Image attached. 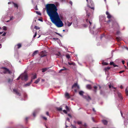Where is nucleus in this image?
<instances>
[{"label":"nucleus","instance_id":"obj_1","mask_svg":"<svg viewBox=\"0 0 128 128\" xmlns=\"http://www.w3.org/2000/svg\"><path fill=\"white\" fill-rule=\"evenodd\" d=\"M46 8L47 13L52 23L58 27L62 26L64 24L57 12V6L54 4H48L46 5Z\"/></svg>","mask_w":128,"mask_h":128},{"label":"nucleus","instance_id":"obj_2","mask_svg":"<svg viewBox=\"0 0 128 128\" xmlns=\"http://www.w3.org/2000/svg\"><path fill=\"white\" fill-rule=\"evenodd\" d=\"M86 13V18H88L86 20V21L87 23H89L90 25L89 26V28L90 32L93 34H96V32H94V30H92L91 28V24H92V20L91 19H90V17H92V14H93V12H92V14L90 13V10L88 8H86L85 9Z\"/></svg>","mask_w":128,"mask_h":128},{"label":"nucleus","instance_id":"obj_3","mask_svg":"<svg viewBox=\"0 0 128 128\" xmlns=\"http://www.w3.org/2000/svg\"><path fill=\"white\" fill-rule=\"evenodd\" d=\"M109 86L111 90L112 89H113V90L114 92V94H116V92H117L118 97L119 100L122 101L123 99V98L122 96L121 93L118 92V91L116 89V88L112 86H111L110 85H109Z\"/></svg>","mask_w":128,"mask_h":128},{"label":"nucleus","instance_id":"obj_4","mask_svg":"<svg viewBox=\"0 0 128 128\" xmlns=\"http://www.w3.org/2000/svg\"><path fill=\"white\" fill-rule=\"evenodd\" d=\"M86 1L87 2V6L94 10V5L92 0H86Z\"/></svg>","mask_w":128,"mask_h":128},{"label":"nucleus","instance_id":"obj_5","mask_svg":"<svg viewBox=\"0 0 128 128\" xmlns=\"http://www.w3.org/2000/svg\"><path fill=\"white\" fill-rule=\"evenodd\" d=\"M3 69V71L2 72H1V74H5L7 73L11 74V72L10 71L9 69L4 67H2L1 68Z\"/></svg>","mask_w":128,"mask_h":128},{"label":"nucleus","instance_id":"obj_6","mask_svg":"<svg viewBox=\"0 0 128 128\" xmlns=\"http://www.w3.org/2000/svg\"><path fill=\"white\" fill-rule=\"evenodd\" d=\"M21 79L22 80L26 81L28 80V76L25 74H22L21 75Z\"/></svg>","mask_w":128,"mask_h":128},{"label":"nucleus","instance_id":"obj_7","mask_svg":"<svg viewBox=\"0 0 128 128\" xmlns=\"http://www.w3.org/2000/svg\"><path fill=\"white\" fill-rule=\"evenodd\" d=\"M13 91L14 93L18 96H20V93L19 91L17 89H13Z\"/></svg>","mask_w":128,"mask_h":128},{"label":"nucleus","instance_id":"obj_8","mask_svg":"<svg viewBox=\"0 0 128 128\" xmlns=\"http://www.w3.org/2000/svg\"><path fill=\"white\" fill-rule=\"evenodd\" d=\"M106 18L103 16H99V20L100 21L104 22L105 21Z\"/></svg>","mask_w":128,"mask_h":128},{"label":"nucleus","instance_id":"obj_9","mask_svg":"<svg viewBox=\"0 0 128 128\" xmlns=\"http://www.w3.org/2000/svg\"><path fill=\"white\" fill-rule=\"evenodd\" d=\"M46 51L45 50L42 51L41 52L40 54V58L46 56V54H43Z\"/></svg>","mask_w":128,"mask_h":128},{"label":"nucleus","instance_id":"obj_10","mask_svg":"<svg viewBox=\"0 0 128 128\" xmlns=\"http://www.w3.org/2000/svg\"><path fill=\"white\" fill-rule=\"evenodd\" d=\"M82 96L83 98L86 99L87 100H88V101H89L91 99V98L89 96H84L83 95Z\"/></svg>","mask_w":128,"mask_h":128},{"label":"nucleus","instance_id":"obj_11","mask_svg":"<svg viewBox=\"0 0 128 128\" xmlns=\"http://www.w3.org/2000/svg\"><path fill=\"white\" fill-rule=\"evenodd\" d=\"M120 112L121 115V116H122L124 118H125V117H126V119L127 120H128V112L127 114H126V115L125 114V117L124 116H123V114L122 113V111H120Z\"/></svg>","mask_w":128,"mask_h":128},{"label":"nucleus","instance_id":"obj_12","mask_svg":"<svg viewBox=\"0 0 128 128\" xmlns=\"http://www.w3.org/2000/svg\"><path fill=\"white\" fill-rule=\"evenodd\" d=\"M80 128H86L87 125L85 123L84 124H82L80 125Z\"/></svg>","mask_w":128,"mask_h":128},{"label":"nucleus","instance_id":"obj_13","mask_svg":"<svg viewBox=\"0 0 128 128\" xmlns=\"http://www.w3.org/2000/svg\"><path fill=\"white\" fill-rule=\"evenodd\" d=\"M106 14L107 15V18L109 19H110L112 17V16H111L109 12L108 11H106Z\"/></svg>","mask_w":128,"mask_h":128},{"label":"nucleus","instance_id":"obj_14","mask_svg":"<svg viewBox=\"0 0 128 128\" xmlns=\"http://www.w3.org/2000/svg\"><path fill=\"white\" fill-rule=\"evenodd\" d=\"M37 76L36 74H35L34 75L31 77V82H32V80H34L36 78Z\"/></svg>","mask_w":128,"mask_h":128},{"label":"nucleus","instance_id":"obj_15","mask_svg":"<svg viewBox=\"0 0 128 128\" xmlns=\"http://www.w3.org/2000/svg\"><path fill=\"white\" fill-rule=\"evenodd\" d=\"M21 44H18L16 45L15 48H16L19 49L21 47Z\"/></svg>","mask_w":128,"mask_h":128},{"label":"nucleus","instance_id":"obj_16","mask_svg":"<svg viewBox=\"0 0 128 128\" xmlns=\"http://www.w3.org/2000/svg\"><path fill=\"white\" fill-rule=\"evenodd\" d=\"M77 87L78 88H79V86L78 85L77 83H75L72 86V88L74 87Z\"/></svg>","mask_w":128,"mask_h":128},{"label":"nucleus","instance_id":"obj_17","mask_svg":"<svg viewBox=\"0 0 128 128\" xmlns=\"http://www.w3.org/2000/svg\"><path fill=\"white\" fill-rule=\"evenodd\" d=\"M50 68H46L42 69V72H45V71H46L48 69Z\"/></svg>","mask_w":128,"mask_h":128},{"label":"nucleus","instance_id":"obj_18","mask_svg":"<svg viewBox=\"0 0 128 128\" xmlns=\"http://www.w3.org/2000/svg\"><path fill=\"white\" fill-rule=\"evenodd\" d=\"M38 112V110H36L34 111V112L33 113V116L34 117H35V116H36V114Z\"/></svg>","mask_w":128,"mask_h":128},{"label":"nucleus","instance_id":"obj_19","mask_svg":"<svg viewBox=\"0 0 128 128\" xmlns=\"http://www.w3.org/2000/svg\"><path fill=\"white\" fill-rule=\"evenodd\" d=\"M31 82H31V81L30 82H29L26 84H24L23 86L24 87H25L29 86L30 85Z\"/></svg>","mask_w":128,"mask_h":128},{"label":"nucleus","instance_id":"obj_20","mask_svg":"<svg viewBox=\"0 0 128 128\" xmlns=\"http://www.w3.org/2000/svg\"><path fill=\"white\" fill-rule=\"evenodd\" d=\"M110 68V67H107L105 68L104 69V70L106 72H107Z\"/></svg>","mask_w":128,"mask_h":128},{"label":"nucleus","instance_id":"obj_21","mask_svg":"<svg viewBox=\"0 0 128 128\" xmlns=\"http://www.w3.org/2000/svg\"><path fill=\"white\" fill-rule=\"evenodd\" d=\"M102 122L104 125H106L108 124V122L106 120H102Z\"/></svg>","mask_w":128,"mask_h":128},{"label":"nucleus","instance_id":"obj_22","mask_svg":"<svg viewBox=\"0 0 128 128\" xmlns=\"http://www.w3.org/2000/svg\"><path fill=\"white\" fill-rule=\"evenodd\" d=\"M56 55L57 56H58V57H62V56L61 54V53L60 52H59L58 54H56Z\"/></svg>","mask_w":128,"mask_h":128},{"label":"nucleus","instance_id":"obj_23","mask_svg":"<svg viewBox=\"0 0 128 128\" xmlns=\"http://www.w3.org/2000/svg\"><path fill=\"white\" fill-rule=\"evenodd\" d=\"M40 79V78H38L34 82V83L36 84H37L39 82Z\"/></svg>","mask_w":128,"mask_h":128},{"label":"nucleus","instance_id":"obj_24","mask_svg":"<svg viewBox=\"0 0 128 128\" xmlns=\"http://www.w3.org/2000/svg\"><path fill=\"white\" fill-rule=\"evenodd\" d=\"M38 51L37 50L34 51L32 54V56H34V55L37 54Z\"/></svg>","mask_w":128,"mask_h":128},{"label":"nucleus","instance_id":"obj_25","mask_svg":"<svg viewBox=\"0 0 128 128\" xmlns=\"http://www.w3.org/2000/svg\"><path fill=\"white\" fill-rule=\"evenodd\" d=\"M68 70V69H67V68H65L64 67H63V68L61 69L60 70V71H59V72H61L62 71V70Z\"/></svg>","mask_w":128,"mask_h":128},{"label":"nucleus","instance_id":"obj_26","mask_svg":"<svg viewBox=\"0 0 128 128\" xmlns=\"http://www.w3.org/2000/svg\"><path fill=\"white\" fill-rule=\"evenodd\" d=\"M65 95L66 97H68V98H70L69 94L67 92L65 93Z\"/></svg>","mask_w":128,"mask_h":128},{"label":"nucleus","instance_id":"obj_27","mask_svg":"<svg viewBox=\"0 0 128 128\" xmlns=\"http://www.w3.org/2000/svg\"><path fill=\"white\" fill-rule=\"evenodd\" d=\"M84 93V92L82 91H80L79 92V94L81 96H83V94Z\"/></svg>","mask_w":128,"mask_h":128},{"label":"nucleus","instance_id":"obj_28","mask_svg":"<svg viewBox=\"0 0 128 128\" xmlns=\"http://www.w3.org/2000/svg\"><path fill=\"white\" fill-rule=\"evenodd\" d=\"M86 87L87 88L90 89L91 88V86L90 84H88L86 85Z\"/></svg>","mask_w":128,"mask_h":128},{"label":"nucleus","instance_id":"obj_29","mask_svg":"<svg viewBox=\"0 0 128 128\" xmlns=\"http://www.w3.org/2000/svg\"><path fill=\"white\" fill-rule=\"evenodd\" d=\"M94 89L93 90V91L95 92H96L97 90V87L96 86H95L94 87Z\"/></svg>","mask_w":128,"mask_h":128},{"label":"nucleus","instance_id":"obj_30","mask_svg":"<svg viewBox=\"0 0 128 128\" xmlns=\"http://www.w3.org/2000/svg\"><path fill=\"white\" fill-rule=\"evenodd\" d=\"M100 93L101 94L104 95V91H102V90H101Z\"/></svg>","mask_w":128,"mask_h":128},{"label":"nucleus","instance_id":"obj_31","mask_svg":"<svg viewBox=\"0 0 128 128\" xmlns=\"http://www.w3.org/2000/svg\"><path fill=\"white\" fill-rule=\"evenodd\" d=\"M66 56V58L68 59H69L70 58V56L68 54H67Z\"/></svg>","mask_w":128,"mask_h":128},{"label":"nucleus","instance_id":"obj_32","mask_svg":"<svg viewBox=\"0 0 128 128\" xmlns=\"http://www.w3.org/2000/svg\"><path fill=\"white\" fill-rule=\"evenodd\" d=\"M77 122L78 123V124L79 125H81L82 124V122L80 121H78Z\"/></svg>","mask_w":128,"mask_h":128},{"label":"nucleus","instance_id":"obj_33","mask_svg":"<svg viewBox=\"0 0 128 128\" xmlns=\"http://www.w3.org/2000/svg\"><path fill=\"white\" fill-rule=\"evenodd\" d=\"M125 92L126 95L128 96V90H127V88H126L125 90Z\"/></svg>","mask_w":128,"mask_h":128},{"label":"nucleus","instance_id":"obj_34","mask_svg":"<svg viewBox=\"0 0 128 128\" xmlns=\"http://www.w3.org/2000/svg\"><path fill=\"white\" fill-rule=\"evenodd\" d=\"M57 110L59 111H61L62 110V108H61L59 107L57 108Z\"/></svg>","mask_w":128,"mask_h":128},{"label":"nucleus","instance_id":"obj_35","mask_svg":"<svg viewBox=\"0 0 128 128\" xmlns=\"http://www.w3.org/2000/svg\"><path fill=\"white\" fill-rule=\"evenodd\" d=\"M34 28L36 30H38L40 29V28L36 26H35L34 27Z\"/></svg>","mask_w":128,"mask_h":128},{"label":"nucleus","instance_id":"obj_36","mask_svg":"<svg viewBox=\"0 0 128 128\" xmlns=\"http://www.w3.org/2000/svg\"><path fill=\"white\" fill-rule=\"evenodd\" d=\"M14 7L16 8H18V6L15 3H14Z\"/></svg>","mask_w":128,"mask_h":128},{"label":"nucleus","instance_id":"obj_37","mask_svg":"<svg viewBox=\"0 0 128 128\" xmlns=\"http://www.w3.org/2000/svg\"><path fill=\"white\" fill-rule=\"evenodd\" d=\"M116 39L118 41L120 40L121 39V38L120 37H116Z\"/></svg>","mask_w":128,"mask_h":128},{"label":"nucleus","instance_id":"obj_38","mask_svg":"<svg viewBox=\"0 0 128 128\" xmlns=\"http://www.w3.org/2000/svg\"><path fill=\"white\" fill-rule=\"evenodd\" d=\"M27 95L26 94H24V97L25 98L24 100H25L26 98H27Z\"/></svg>","mask_w":128,"mask_h":128},{"label":"nucleus","instance_id":"obj_39","mask_svg":"<svg viewBox=\"0 0 128 128\" xmlns=\"http://www.w3.org/2000/svg\"><path fill=\"white\" fill-rule=\"evenodd\" d=\"M68 64L70 65H74V63L73 62L72 63H70L69 62H68Z\"/></svg>","mask_w":128,"mask_h":128},{"label":"nucleus","instance_id":"obj_40","mask_svg":"<svg viewBox=\"0 0 128 128\" xmlns=\"http://www.w3.org/2000/svg\"><path fill=\"white\" fill-rule=\"evenodd\" d=\"M3 30H6L7 29L6 27V26H4L2 28Z\"/></svg>","mask_w":128,"mask_h":128},{"label":"nucleus","instance_id":"obj_41","mask_svg":"<svg viewBox=\"0 0 128 128\" xmlns=\"http://www.w3.org/2000/svg\"><path fill=\"white\" fill-rule=\"evenodd\" d=\"M72 24V22H68V26H70Z\"/></svg>","mask_w":128,"mask_h":128},{"label":"nucleus","instance_id":"obj_42","mask_svg":"<svg viewBox=\"0 0 128 128\" xmlns=\"http://www.w3.org/2000/svg\"><path fill=\"white\" fill-rule=\"evenodd\" d=\"M36 13L38 15H41V13L39 12H38V11H36Z\"/></svg>","mask_w":128,"mask_h":128},{"label":"nucleus","instance_id":"obj_43","mask_svg":"<svg viewBox=\"0 0 128 128\" xmlns=\"http://www.w3.org/2000/svg\"><path fill=\"white\" fill-rule=\"evenodd\" d=\"M36 34H37L36 32H36H35V34L33 36V37L34 38H35L36 37Z\"/></svg>","mask_w":128,"mask_h":128},{"label":"nucleus","instance_id":"obj_44","mask_svg":"<svg viewBox=\"0 0 128 128\" xmlns=\"http://www.w3.org/2000/svg\"><path fill=\"white\" fill-rule=\"evenodd\" d=\"M66 108L68 110H69V108L67 106H66Z\"/></svg>","mask_w":128,"mask_h":128},{"label":"nucleus","instance_id":"obj_45","mask_svg":"<svg viewBox=\"0 0 128 128\" xmlns=\"http://www.w3.org/2000/svg\"><path fill=\"white\" fill-rule=\"evenodd\" d=\"M56 33L57 34H58V35H59V36H60L61 37H62V35H61L59 33H57V32H56Z\"/></svg>","mask_w":128,"mask_h":128},{"label":"nucleus","instance_id":"obj_46","mask_svg":"<svg viewBox=\"0 0 128 128\" xmlns=\"http://www.w3.org/2000/svg\"><path fill=\"white\" fill-rule=\"evenodd\" d=\"M20 78H21V75L19 76L18 78H17L16 79V80H18Z\"/></svg>","mask_w":128,"mask_h":128},{"label":"nucleus","instance_id":"obj_47","mask_svg":"<svg viewBox=\"0 0 128 128\" xmlns=\"http://www.w3.org/2000/svg\"><path fill=\"white\" fill-rule=\"evenodd\" d=\"M114 64V63L113 62H111L110 63V65H113Z\"/></svg>","mask_w":128,"mask_h":128},{"label":"nucleus","instance_id":"obj_48","mask_svg":"<svg viewBox=\"0 0 128 128\" xmlns=\"http://www.w3.org/2000/svg\"><path fill=\"white\" fill-rule=\"evenodd\" d=\"M63 112H64L66 114H67V111H66V110H63Z\"/></svg>","mask_w":128,"mask_h":128},{"label":"nucleus","instance_id":"obj_49","mask_svg":"<svg viewBox=\"0 0 128 128\" xmlns=\"http://www.w3.org/2000/svg\"><path fill=\"white\" fill-rule=\"evenodd\" d=\"M120 33V32L119 31H117L116 32V34H119Z\"/></svg>","mask_w":128,"mask_h":128},{"label":"nucleus","instance_id":"obj_50","mask_svg":"<svg viewBox=\"0 0 128 128\" xmlns=\"http://www.w3.org/2000/svg\"><path fill=\"white\" fill-rule=\"evenodd\" d=\"M6 32H4V33L2 34V36H5L6 35Z\"/></svg>","mask_w":128,"mask_h":128},{"label":"nucleus","instance_id":"obj_51","mask_svg":"<svg viewBox=\"0 0 128 128\" xmlns=\"http://www.w3.org/2000/svg\"><path fill=\"white\" fill-rule=\"evenodd\" d=\"M42 118L44 119L45 120H47V118L46 117H44V116H43L42 117Z\"/></svg>","mask_w":128,"mask_h":128},{"label":"nucleus","instance_id":"obj_52","mask_svg":"<svg viewBox=\"0 0 128 128\" xmlns=\"http://www.w3.org/2000/svg\"><path fill=\"white\" fill-rule=\"evenodd\" d=\"M124 124L125 125H126V124H127V122H126V121H125V120H124Z\"/></svg>","mask_w":128,"mask_h":128},{"label":"nucleus","instance_id":"obj_53","mask_svg":"<svg viewBox=\"0 0 128 128\" xmlns=\"http://www.w3.org/2000/svg\"><path fill=\"white\" fill-rule=\"evenodd\" d=\"M124 70L121 71L119 72V73L120 74H121L123 72H124Z\"/></svg>","mask_w":128,"mask_h":128},{"label":"nucleus","instance_id":"obj_54","mask_svg":"<svg viewBox=\"0 0 128 128\" xmlns=\"http://www.w3.org/2000/svg\"><path fill=\"white\" fill-rule=\"evenodd\" d=\"M72 127L73 128H76V126H75L72 125Z\"/></svg>","mask_w":128,"mask_h":128},{"label":"nucleus","instance_id":"obj_55","mask_svg":"<svg viewBox=\"0 0 128 128\" xmlns=\"http://www.w3.org/2000/svg\"><path fill=\"white\" fill-rule=\"evenodd\" d=\"M113 66L114 67L118 66V65H115L114 64H113Z\"/></svg>","mask_w":128,"mask_h":128},{"label":"nucleus","instance_id":"obj_56","mask_svg":"<svg viewBox=\"0 0 128 128\" xmlns=\"http://www.w3.org/2000/svg\"><path fill=\"white\" fill-rule=\"evenodd\" d=\"M68 116L70 117V118H71L72 117V116H71V114H68Z\"/></svg>","mask_w":128,"mask_h":128},{"label":"nucleus","instance_id":"obj_57","mask_svg":"<svg viewBox=\"0 0 128 128\" xmlns=\"http://www.w3.org/2000/svg\"><path fill=\"white\" fill-rule=\"evenodd\" d=\"M70 4H71V5L72 6V1H70Z\"/></svg>","mask_w":128,"mask_h":128},{"label":"nucleus","instance_id":"obj_58","mask_svg":"<svg viewBox=\"0 0 128 128\" xmlns=\"http://www.w3.org/2000/svg\"><path fill=\"white\" fill-rule=\"evenodd\" d=\"M60 0L62 2H65L66 1V0Z\"/></svg>","mask_w":128,"mask_h":128},{"label":"nucleus","instance_id":"obj_59","mask_svg":"<svg viewBox=\"0 0 128 128\" xmlns=\"http://www.w3.org/2000/svg\"><path fill=\"white\" fill-rule=\"evenodd\" d=\"M120 88H121V89H122L123 88V86L122 85H121L120 86Z\"/></svg>","mask_w":128,"mask_h":128},{"label":"nucleus","instance_id":"obj_60","mask_svg":"<svg viewBox=\"0 0 128 128\" xmlns=\"http://www.w3.org/2000/svg\"><path fill=\"white\" fill-rule=\"evenodd\" d=\"M12 80L11 81V82H12ZM11 82V80H10V79H8V82L9 83H10V82Z\"/></svg>","mask_w":128,"mask_h":128},{"label":"nucleus","instance_id":"obj_61","mask_svg":"<svg viewBox=\"0 0 128 128\" xmlns=\"http://www.w3.org/2000/svg\"><path fill=\"white\" fill-rule=\"evenodd\" d=\"M67 120H68V122H70V119L68 118H67Z\"/></svg>","mask_w":128,"mask_h":128},{"label":"nucleus","instance_id":"obj_62","mask_svg":"<svg viewBox=\"0 0 128 128\" xmlns=\"http://www.w3.org/2000/svg\"><path fill=\"white\" fill-rule=\"evenodd\" d=\"M122 62L123 64H124V60H122Z\"/></svg>","mask_w":128,"mask_h":128},{"label":"nucleus","instance_id":"obj_63","mask_svg":"<svg viewBox=\"0 0 128 128\" xmlns=\"http://www.w3.org/2000/svg\"><path fill=\"white\" fill-rule=\"evenodd\" d=\"M46 114L48 116H49V113L48 112H47L46 113Z\"/></svg>","mask_w":128,"mask_h":128},{"label":"nucleus","instance_id":"obj_64","mask_svg":"<svg viewBox=\"0 0 128 128\" xmlns=\"http://www.w3.org/2000/svg\"><path fill=\"white\" fill-rule=\"evenodd\" d=\"M104 65H107V64H108L106 62H104Z\"/></svg>","mask_w":128,"mask_h":128}]
</instances>
